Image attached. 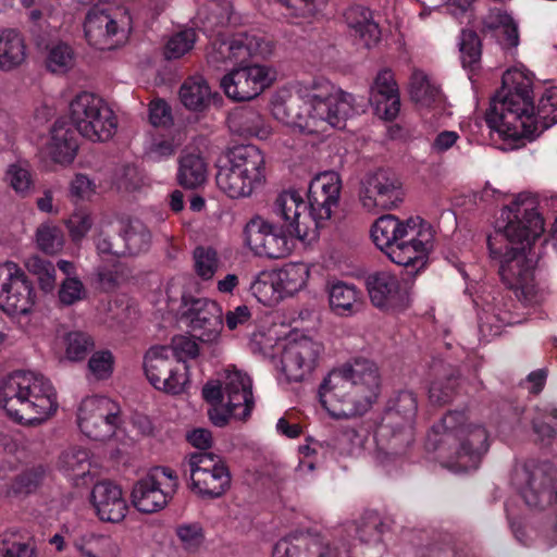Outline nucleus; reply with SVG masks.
<instances>
[{"label": "nucleus", "mask_w": 557, "mask_h": 557, "mask_svg": "<svg viewBox=\"0 0 557 557\" xmlns=\"http://www.w3.org/2000/svg\"><path fill=\"white\" fill-rule=\"evenodd\" d=\"M0 406L8 416L23 424H40L58 407L51 383L30 371H15L0 385Z\"/></svg>", "instance_id": "nucleus-6"}, {"label": "nucleus", "mask_w": 557, "mask_h": 557, "mask_svg": "<svg viewBox=\"0 0 557 557\" xmlns=\"http://www.w3.org/2000/svg\"><path fill=\"white\" fill-rule=\"evenodd\" d=\"M5 182L18 195L25 197L34 187V180L26 162L10 164L5 171Z\"/></svg>", "instance_id": "nucleus-50"}, {"label": "nucleus", "mask_w": 557, "mask_h": 557, "mask_svg": "<svg viewBox=\"0 0 557 557\" xmlns=\"http://www.w3.org/2000/svg\"><path fill=\"white\" fill-rule=\"evenodd\" d=\"M513 481L527 505L539 507L553 496L556 469L549 461H528L515 469Z\"/></svg>", "instance_id": "nucleus-18"}, {"label": "nucleus", "mask_w": 557, "mask_h": 557, "mask_svg": "<svg viewBox=\"0 0 557 557\" xmlns=\"http://www.w3.org/2000/svg\"><path fill=\"white\" fill-rule=\"evenodd\" d=\"M331 309L339 315H349L360 308V294L354 285L337 282L329 289Z\"/></svg>", "instance_id": "nucleus-41"}, {"label": "nucleus", "mask_w": 557, "mask_h": 557, "mask_svg": "<svg viewBox=\"0 0 557 557\" xmlns=\"http://www.w3.org/2000/svg\"><path fill=\"white\" fill-rule=\"evenodd\" d=\"M272 557H338L335 548L318 539L295 535L281 539Z\"/></svg>", "instance_id": "nucleus-28"}, {"label": "nucleus", "mask_w": 557, "mask_h": 557, "mask_svg": "<svg viewBox=\"0 0 557 557\" xmlns=\"http://www.w3.org/2000/svg\"><path fill=\"white\" fill-rule=\"evenodd\" d=\"M510 308L503 299L494 298V304L488 305L479 314V331L482 337L488 339L502 333L504 325L518 323Z\"/></svg>", "instance_id": "nucleus-34"}, {"label": "nucleus", "mask_w": 557, "mask_h": 557, "mask_svg": "<svg viewBox=\"0 0 557 557\" xmlns=\"http://www.w3.org/2000/svg\"><path fill=\"white\" fill-rule=\"evenodd\" d=\"M202 396L214 406L223 405L239 420L247 419L255 405L250 377L236 369L226 370L223 383L208 382L202 388Z\"/></svg>", "instance_id": "nucleus-12"}, {"label": "nucleus", "mask_w": 557, "mask_h": 557, "mask_svg": "<svg viewBox=\"0 0 557 557\" xmlns=\"http://www.w3.org/2000/svg\"><path fill=\"white\" fill-rule=\"evenodd\" d=\"M26 267L30 273L37 276L40 288L50 293L55 288V268L49 260L38 256L28 258Z\"/></svg>", "instance_id": "nucleus-52"}, {"label": "nucleus", "mask_w": 557, "mask_h": 557, "mask_svg": "<svg viewBox=\"0 0 557 557\" xmlns=\"http://www.w3.org/2000/svg\"><path fill=\"white\" fill-rule=\"evenodd\" d=\"M59 468L74 478H84L90 468L89 451L78 446L64 450L59 457Z\"/></svg>", "instance_id": "nucleus-44"}, {"label": "nucleus", "mask_w": 557, "mask_h": 557, "mask_svg": "<svg viewBox=\"0 0 557 557\" xmlns=\"http://www.w3.org/2000/svg\"><path fill=\"white\" fill-rule=\"evenodd\" d=\"M502 83L485 114L491 128L510 138H521L539 136L557 123V87L543 92L535 111L531 75L511 69L503 74Z\"/></svg>", "instance_id": "nucleus-2"}, {"label": "nucleus", "mask_w": 557, "mask_h": 557, "mask_svg": "<svg viewBox=\"0 0 557 557\" xmlns=\"http://www.w3.org/2000/svg\"><path fill=\"white\" fill-rule=\"evenodd\" d=\"M546 420H557V407L552 404L536 406L531 420L533 432L537 435L539 441L548 445L555 438L556 430Z\"/></svg>", "instance_id": "nucleus-47"}, {"label": "nucleus", "mask_w": 557, "mask_h": 557, "mask_svg": "<svg viewBox=\"0 0 557 557\" xmlns=\"http://www.w3.org/2000/svg\"><path fill=\"white\" fill-rule=\"evenodd\" d=\"M133 506L143 513H154L164 509L173 498L171 491L163 488L158 471H148L136 481L132 494Z\"/></svg>", "instance_id": "nucleus-26"}, {"label": "nucleus", "mask_w": 557, "mask_h": 557, "mask_svg": "<svg viewBox=\"0 0 557 557\" xmlns=\"http://www.w3.org/2000/svg\"><path fill=\"white\" fill-rule=\"evenodd\" d=\"M45 472L41 468H34L21 473L14 483V490L17 493H32L34 492L42 481Z\"/></svg>", "instance_id": "nucleus-63"}, {"label": "nucleus", "mask_w": 557, "mask_h": 557, "mask_svg": "<svg viewBox=\"0 0 557 557\" xmlns=\"http://www.w3.org/2000/svg\"><path fill=\"white\" fill-rule=\"evenodd\" d=\"M88 369L97 380L108 379L113 371V356L109 350L95 352L89 361Z\"/></svg>", "instance_id": "nucleus-61"}, {"label": "nucleus", "mask_w": 557, "mask_h": 557, "mask_svg": "<svg viewBox=\"0 0 557 557\" xmlns=\"http://www.w3.org/2000/svg\"><path fill=\"white\" fill-rule=\"evenodd\" d=\"M37 245L46 253H55L63 246L61 231L55 226L42 225L37 230Z\"/></svg>", "instance_id": "nucleus-59"}, {"label": "nucleus", "mask_w": 557, "mask_h": 557, "mask_svg": "<svg viewBox=\"0 0 557 557\" xmlns=\"http://www.w3.org/2000/svg\"><path fill=\"white\" fill-rule=\"evenodd\" d=\"M66 227L70 236L74 242L82 240L89 232L92 225V220L89 214L75 213L66 221Z\"/></svg>", "instance_id": "nucleus-64"}, {"label": "nucleus", "mask_w": 557, "mask_h": 557, "mask_svg": "<svg viewBox=\"0 0 557 557\" xmlns=\"http://www.w3.org/2000/svg\"><path fill=\"white\" fill-rule=\"evenodd\" d=\"M191 491L202 497L222 496L231 486V472L215 454L208 451L194 453L189 456Z\"/></svg>", "instance_id": "nucleus-15"}, {"label": "nucleus", "mask_w": 557, "mask_h": 557, "mask_svg": "<svg viewBox=\"0 0 557 557\" xmlns=\"http://www.w3.org/2000/svg\"><path fill=\"white\" fill-rule=\"evenodd\" d=\"M319 186L318 184H309L308 202H306L307 214L314 223V239L319 236V230L331 219L334 209L338 206L341 196L333 195V189L331 195H325Z\"/></svg>", "instance_id": "nucleus-33"}, {"label": "nucleus", "mask_w": 557, "mask_h": 557, "mask_svg": "<svg viewBox=\"0 0 557 557\" xmlns=\"http://www.w3.org/2000/svg\"><path fill=\"white\" fill-rule=\"evenodd\" d=\"M76 54L72 46L59 41L48 48L47 69L55 74L67 73L75 64Z\"/></svg>", "instance_id": "nucleus-46"}, {"label": "nucleus", "mask_w": 557, "mask_h": 557, "mask_svg": "<svg viewBox=\"0 0 557 557\" xmlns=\"http://www.w3.org/2000/svg\"><path fill=\"white\" fill-rule=\"evenodd\" d=\"M432 432L442 435L440 443L454 447V454L444 466L455 473L478 469L482 455L488 449V435L482 425L466 423L461 411H449L432 426Z\"/></svg>", "instance_id": "nucleus-7"}, {"label": "nucleus", "mask_w": 557, "mask_h": 557, "mask_svg": "<svg viewBox=\"0 0 557 557\" xmlns=\"http://www.w3.org/2000/svg\"><path fill=\"white\" fill-rule=\"evenodd\" d=\"M366 286L371 302L381 309L404 307L407 292L401 287L397 276L388 271H376L366 278Z\"/></svg>", "instance_id": "nucleus-25"}, {"label": "nucleus", "mask_w": 557, "mask_h": 557, "mask_svg": "<svg viewBox=\"0 0 557 557\" xmlns=\"http://www.w3.org/2000/svg\"><path fill=\"white\" fill-rule=\"evenodd\" d=\"M269 82V70L256 64L234 69L221 79V87L228 98L247 101L259 96Z\"/></svg>", "instance_id": "nucleus-24"}, {"label": "nucleus", "mask_w": 557, "mask_h": 557, "mask_svg": "<svg viewBox=\"0 0 557 557\" xmlns=\"http://www.w3.org/2000/svg\"><path fill=\"white\" fill-rule=\"evenodd\" d=\"M215 182L230 198L249 197L265 182V158L255 145L235 146L219 158Z\"/></svg>", "instance_id": "nucleus-8"}, {"label": "nucleus", "mask_w": 557, "mask_h": 557, "mask_svg": "<svg viewBox=\"0 0 557 557\" xmlns=\"http://www.w3.org/2000/svg\"><path fill=\"white\" fill-rule=\"evenodd\" d=\"M369 101L373 106L375 114L387 121L396 119L400 111L399 94H387L377 90L374 95H370Z\"/></svg>", "instance_id": "nucleus-53"}, {"label": "nucleus", "mask_w": 557, "mask_h": 557, "mask_svg": "<svg viewBox=\"0 0 557 557\" xmlns=\"http://www.w3.org/2000/svg\"><path fill=\"white\" fill-rule=\"evenodd\" d=\"M35 305V292L24 270L15 262L0 264V306L8 314H26Z\"/></svg>", "instance_id": "nucleus-17"}, {"label": "nucleus", "mask_w": 557, "mask_h": 557, "mask_svg": "<svg viewBox=\"0 0 557 557\" xmlns=\"http://www.w3.org/2000/svg\"><path fill=\"white\" fill-rule=\"evenodd\" d=\"M207 180V163L199 153H183L178 160L177 181L181 186L194 189Z\"/></svg>", "instance_id": "nucleus-37"}, {"label": "nucleus", "mask_w": 557, "mask_h": 557, "mask_svg": "<svg viewBox=\"0 0 557 557\" xmlns=\"http://www.w3.org/2000/svg\"><path fill=\"white\" fill-rule=\"evenodd\" d=\"M410 97L417 104L424 108L441 106L444 101L441 89L419 70L413 71L410 77Z\"/></svg>", "instance_id": "nucleus-40"}, {"label": "nucleus", "mask_w": 557, "mask_h": 557, "mask_svg": "<svg viewBox=\"0 0 557 557\" xmlns=\"http://www.w3.org/2000/svg\"><path fill=\"white\" fill-rule=\"evenodd\" d=\"M275 275V283H278L284 297L293 296L304 288L309 277V270L305 263L290 262L283 265Z\"/></svg>", "instance_id": "nucleus-42"}, {"label": "nucleus", "mask_w": 557, "mask_h": 557, "mask_svg": "<svg viewBox=\"0 0 557 557\" xmlns=\"http://www.w3.org/2000/svg\"><path fill=\"white\" fill-rule=\"evenodd\" d=\"M213 96L207 81L200 75L188 77L180 88L182 103L193 111L206 109L213 99Z\"/></svg>", "instance_id": "nucleus-36"}, {"label": "nucleus", "mask_w": 557, "mask_h": 557, "mask_svg": "<svg viewBox=\"0 0 557 557\" xmlns=\"http://www.w3.org/2000/svg\"><path fill=\"white\" fill-rule=\"evenodd\" d=\"M144 370L156 389L171 395L182 394L189 382L187 367H181L168 346L150 347L144 357Z\"/></svg>", "instance_id": "nucleus-13"}, {"label": "nucleus", "mask_w": 557, "mask_h": 557, "mask_svg": "<svg viewBox=\"0 0 557 557\" xmlns=\"http://www.w3.org/2000/svg\"><path fill=\"white\" fill-rule=\"evenodd\" d=\"M171 356L176 361H185L187 359H194L199 355V346L195 338L188 336H175L172 339Z\"/></svg>", "instance_id": "nucleus-60"}, {"label": "nucleus", "mask_w": 557, "mask_h": 557, "mask_svg": "<svg viewBox=\"0 0 557 557\" xmlns=\"http://www.w3.org/2000/svg\"><path fill=\"white\" fill-rule=\"evenodd\" d=\"M25 58V44L20 33L12 28L0 29V70H12Z\"/></svg>", "instance_id": "nucleus-35"}, {"label": "nucleus", "mask_w": 557, "mask_h": 557, "mask_svg": "<svg viewBox=\"0 0 557 557\" xmlns=\"http://www.w3.org/2000/svg\"><path fill=\"white\" fill-rule=\"evenodd\" d=\"M267 44L256 36L246 33L232 37H218L207 54V64L213 70H226L230 65L244 62L250 57L264 55Z\"/></svg>", "instance_id": "nucleus-19"}, {"label": "nucleus", "mask_w": 557, "mask_h": 557, "mask_svg": "<svg viewBox=\"0 0 557 557\" xmlns=\"http://www.w3.org/2000/svg\"><path fill=\"white\" fill-rule=\"evenodd\" d=\"M65 354L70 360H83L95 347L92 337L84 332L75 331L66 335Z\"/></svg>", "instance_id": "nucleus-54"}, {"label": "nucleus", "mask_w": 557, "mask_h": 557, "mask_svg": "<svg viewBox=\"0 0 557 557\" xmlns=\"http://www.w3.org/2000/svg\"><path fill=\"white\" fill-rule=\"evenodd\" d=\"M296 17L313 18L323 13L329 0H280Z\"/></svg>", "instance_id": "nucleus-56"}, {"label": "nucleus", "mask_w": 557, "mask_h": 557, "mask_svg": "<svg viewBox=\"0 0 557 557\" xmlns=\"http://www.w3.org/2000/svg\"><path fill=\"white\" fill-rule=\"evenodd\" d=\"M70 113L77 132L91 141H107L115 133L116 116L107 102L95 94H78L70 103Z\"/></svg>", "instance_id": "nucleus-11"}, {"label": "nucleus", "mask_w": 557, "mask_h": 557, "mask_svg": "<svg viewBox=\"0 0 557 557\" xmlns=\"http://www.w3.org/2000/svg\"><path fill=\"white\" fill-rule=\"evenodd\" d=\"M324 351L322 343L301 336L289 341L281 355V372L287 382L307 380L318 367Z\"/></svg>", "instance_id": "nucleus-20"}, {"label": "nucleus", "mask_w": 557, "mask_h": 557, "mask_svg": "<svg viewBox=\"0 0 557 557\" xmlns=\"http://www.w3.org/2000/svg\"><path fill=\"white\" fill-rule=\"evenodd\" d=\"M379 387L375 363L357 358L324 379L319 389L320 403L333 416L361 413L375 400Z\"/></svg>", "instance_id": "nucleus-4"}, {"label": "nucleus", "mask_w": 557, "mask_h": 557, "mask_svg": "<svg viewBox=\"0 0 557 557\" xmlns=\"http://www.w3.org/2000/svg\"><path fill=\"white\" fill-rule=\"evenodd\" d=\"M220 305L207 298L183 297L182 318L203 343L215 342L223 327Z\"/></svg>", "instance_id": "nucleus-21"}, {"label": "nucleus", "mask_w": 557, "mask_h": 557, "mask_svg": "<svg viewBox=\"0 0 557 557\" xmlns=\"http://www.w3.org/2000/svg\"><path fill=\"white\" fill-rule=\"evenodd\" d=\"M51 136L47 149L51 159L60 164H70L73 162L77 149V138L75 131L70 123L58 120L51 127Z\"/></svg>", "instance_id": "nucleus-29"}, {"label": "nucleus", "mask_w": 557, "mask_h": 557, "mask_svg": "<svg viewBox=\"0 0 557 557\" xmlns=\"http://www.w3.org/2000/svg\"><path fill=\"white\" fill-rule=\"evenodd\" d=\"M273 213L281 218L289 233L301 240L314 239V223L307 214V203L294 189L281 193L272 207Z\"/></svg>", "instance_id": "nucleus-23"}, {"label": "nucleus", "mask_w": 557, "mask_h": 557, "mask_svg": "<svg viewBox=\"0 0 557 557\" xmlns=\"http://www.w3.org/2000/svg\"><path fill=\"white\" fill-rule=\"evenodd\" d=\"M98 253L125 257V246L121 237V227L117 232L110 228V224H100L95 236Z\"/></svg>", "instance_id": "nucleus-48"}, {"label": "nucleus", "mask_w": 557, "mask_h": 557, "mask_svg": "<svg viewBox=\"0 0 557 557\" xmlns=\"http://www.w3.org/2000/svg\"><path fill=\"white\" fill-rule=\"evenodd\" d=\"M244 236L246 245L259 257L280 259L290 251L289 240L284 232L260 216L246 224Z\"/></svg>", "instance_id": "nucleus-22"}, {"label": "nucleus", "mask_w": 557, "mask_h": 557, "mask_svg": "<svg viewBox=\"0 0 557 557\" xmlns=\"http://www.w3.org/2000/svg\"><path fill=\"white\" fill-rule=\"evenodd\" d=\"M84 36L95 49L107 51L122 46L132 30V16L125 7L98 3L84 20Z\"/></svg>", "instance_id": "nucleus-10"}, {"label": "nucleus", "mask_w": 557, "mask_h": 557, "mask_svg": "<svg viewBox=\"0 0 557 557\" xmlns=\"http://www.w3.org/2000/svg\"><path fill=\"white\" fill-rule=\"evenodd\" d=\"M500 218L506 221L498 225L495 235L487 237V246L493 256H503L499 275L503 283L513 292L516 298L525 307L541 304L544 292L534 282V267L525 257L524 246L506 247V252L496 247L502 240L511 244L530 245L544 232V220L536 210V201L525 195H519L511 206L502 210Z\"/></svg>", "instance_id": "nucleus-1"}, {"label": "nucleus", "mask_w": 557, "mask_h": 557, "mask_svg": "<svg viewBox=\"0 0 557 557\" xmlns=\"http://www.w3.org/2000/svg\"><path fill=\"white\" fill-rule=\"evenodd\" d=\"M358 196L367 211L392 210L404 201L403 184L394 172L379 169L362 177Z\"/></svg>", "instance_id": "nucleus-16"}, {"label": "nucleus", "mask_w": 557, "mask_h": 557, "mask_svg": "<svg viewBox=\"0 0 557 557\" xmlns=\"http://www.w3.org/2000/svg\"><path fill=\"white\" fill-rule=\"evenodd\" d=\"M91 504L100 520L116 523L122 521L128 510L119 485L110 481H101L91 490Z\"/></svg>", "instance_id": "nucleus-27"}, {"label": "nucleus", "mask_w": 557, "mask_h": 557, "mask_svg": "<svg viewBox=\"0 0 557 557\" xmlns=\"http://www.w3.org/2000/svg\"><path fill=\"white\" fill-rule=\"evenodd\" d=\"M194 268L202 280H210L218 269V256L210 247H197L194 250Z\"/></svg>", "instance_id": "nucleus-57"}, {"label": "nucleus", "mask_w": 557, "mask_h": 557, "mask_svg": "<svg viewBox=\"0 0 557 557\" xmlns=\"http://www.w3.org/2000/svg\"><path fill=\"white\" fill-rule=\"evenodd\" d=\"M418 411L417 396L411 391H400L386 407L376 441L392 455H403L414 440L413 422Z\"/></svg>", "instance_id": "nucleus-9"}, {"label": "nucleus", "mask_w": 557, "mask_h": 557, "mask_svg": "<svg viewBox=\"0 0 557 557\" xmlns=\"http://www.w3.org/2000/svg\"><path fill=\"white\" fill-rule=\"evenodd\" d=\"M435 371L438 376L430 385L429 399L433 405L443 406L456 396L459 375L450 366H441V370Z\"/></svg>", "instance_id": "nucleus-38"}, {"label": "nucleus", "mask_w": 557, "mask_h": 557, "mask_svg": "<svg viewBox=\"0 0 557 557\" xmlns=\"http://www.w3.org/2000/svg\"><path fill=\"white\" fill-rule=\"evenodd\" d=\"M232 123L243 136L264 139L270 135V128L265 125L263 116L253 109H242L234 115Z\"/></svg>", "instance_id": "nucleus-43"}, {"label": "nucleus", "mask_w": 557, "mask_h": 557, "mask_svg": "<svg viewBox=\"0 0 557 557\" xmlns=\"http://www.w3.org/2000/svg\"><path fill=\"white\" fill-rule=\"evenodd\" d=\"M348 27L359 37L366 48L376 45L381 38V30L373 21L372 12L362 5H351L344 13Z\"/></svg>", "instance_id": "nucleus-32"}, {"label": "nucleus", "mask_w": 557, "mask_h": 557, "mask_svg": "<svg viewBox=\"0 0 557 557\" xmlns=\"http://www.w3.org/2000/svg\"><path fill=\"white\" fill-rule=\"evenodd\" d=\"M295 92L300 100L310 106L308 116L305 117L300 113L292 114L289 103L276 106L274 114L278 116L281 112H286L284 122L299 127L305 133L317 132L319 123L342 128L349 117L359 112L355 97L336 88L324 77L298 82L295 85Z\"/></svg>", "instance_id": "nucleus-3"}, {"label": "nucleus", "mask_w": 557, "mask_h": 557, "mask_svg": "<svg viewBox=\"0 0 557 557\" xmlns=\"http://www.w3.org/2000/svg\"><path fill=\"white\" fill-rule=\"evenodd\" d=\"M275 281L273 272H262L250 284V292L259 302L273 306L284 298L278 283H275Z\"/></svg>", "instance_id": "nucleus-45"}, {"label": "nucleus", "mask_w": 557, "mask_h": 557, "mask_svg": "<svg viewBox=\"0 0 557 557\" xmlns=\"http://www.w3.org/2000/svg\"><path fill=\"white\" fill-rule=\"evenodd\" d=\"M482 32L491 34L506 48H516L519 45L518 25L507 12L492 9L483 17Z\"/></svg>", "instance_id": "nucleus-31"}, {"label": "nucleus", "mask_w": 557, "mask_h": 557, "mask_svg": "<svg viewBox=\"0 0 557 557\" xmlns=\"http://www.w3.org/2000/svg\"><path fill=\"white\" fill-rule=\"evenodd\" d=\"M121 423V408L114 400L104 396H92L81 403L78 425L87 437L107 441L115 434Z\"/></svg>", "instance_id": "nucleus-14"}, {"label": "nucleus", "mask_w": 557, "mask_h": 557, "mask_svg": "<svg viewBox=\"0 0 557 557\" xmlns=\"http://www.w3.org/2000/svg\"><path fill=\"white\" fill-rule=\"evenodd\" d=\"M459 49L463 67L475 70L482 54V44L478 34L472 29H463L460 35Z\"/></svg>", "instance_id": "nucleus-49"}, {"label": "nucleus", "mask_w": 557, "mask_h": 557, "mask_svg": "<svg viewBox=\"0 0 557 557\" xmlns=\"http://www.w3.org/2000/svg\"><path fill=\"white\" fill-rule=\"evenodd\" d=\"M87 296V290L83 282L77 276L64 278L58 290L59 301L63 306H72Z\"/></svg>", "instance_id": "nucleus-58"}, {"label": "nucleus", "mask_w": 557, "mask_h": 557, "mask_svg": "<svg viewBox=\"0 0 557 557\" xmlns=\"http://www.w3.org/2000/svg\"><path fill=\"white\" fill-rule=\"evenodd\" d=\"M374 244L395 264L417 274L433 249L434 231L420 218L400 220L393 214L380 216L371 228Z\"/></svg>", "instance_id": "nucleus-5"}, {"label": "nucleus", "mask_w": 557, "mask_h": 557, "mask_svg": "<svg viewBox=\"0 0 557 557\" xmlns=\"http://www.w3.org/2000/svg\"><path fill=\"white\" fill-rule=\"evenodd\" d=\"M176 535L186 549L194 550L198 548L203 540V529L199 523H187L176 528Z\"/></svg>", "instance_id": "nucleus-62"}, {"label": "nucleus", "mask_w": 557, "mask_h": 557, "mask_svg": "<svg viewBox=\"0 0 557 557\" xmlns=\"http://www.w3.org/2000/svg\"><path fill=\"white\" fill-rule=\"evenodd\" d=\"M386 525L376 512H367L360 519L357 533L361 542L377 543L381 541Z\"/></svg>", "instance_id": "nucleus-55"}, {"label": "nucleus", "mask_w": 557, "mask_h": 557, "mask_svg": "<svg viewBox=\"0 0 557 557\" xmlns=\"http://www.w3.org/2000/svg\"><path fill=\"white\" fill-rule=\"evenodd\" d=\"M197 40L196 32L193 28L181 30L172 35L163 50L166 60H176L188 53Z\"/></svg>", "instance_id": "nucleus-51"}, {"label": "nucleus", "mask_w": 557, "mask_h": 557, "mask_svg": "<svg viewBox=\"0 0 557 557\" xmlns=\"http://www.w3.org/2000/svg\"><path fill=\"white\" fill-rule=\"evenodd\" d=\"M121 237L125 246V256H135L145 252L151 245V232L137 219L122 222Z\"/></svg>", "instance_id": "nucleus-39"}, {"label": "nucleus", "mask_w": 557, "mask_h": 557, "mask_svg": "<svg viewBox=\"0 0 557 557\" xmlns=\"http://www.w3.org/2000/svg\"><path fill=\"white\" fill-rule=\"evenodd\" d=\"M69 544L82 557H117L119 544L109 535L86 532L70 536Z\"/></svg>", "instance_id": "nucleus-30"}]
</instances>
